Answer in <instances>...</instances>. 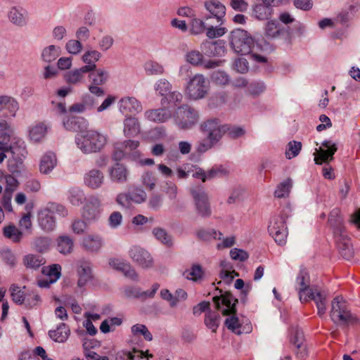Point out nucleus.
Segmentation results:
<instances>
[{
  "mask_svg": "<svg viewBox=\"0 0 360 360\" xmlns=\"http://www.w3.org/2000/svg\"><path fill=\"white\" fill-rule=\"evenodd\" d=\"M107 141V136L95 130L82 131L75 137L77 147L85 154L101 151Z\"/></svg>",
  "mask_w": 360,
  "mask_h": 360,
  "instance_id": "nucleus-1",
  "label": "nucleus"
},
{
  "mask_svg": "<svg viewBox=\"0 0 360 360\" xmlns=\"http://www.w3.org/2000/svg\"><path fill=\"white\" fill-rule=\"evenodd\" d=\"M330 316L332 321L340 325H355L359 319L348 310L345 300L340 297H336L332 302Z\"/></svg>",
  "mask_w": 360,
  "mask_h": 360,
  "instance_id": "nucleus-2",
  "label": "nucleus"
},
{
  "mask_svg": "<svg viewBox=\"0 0 360 360\" xmlns=\"http://www.w3.org/2000/svg\"><path fill=\"white\" fill-rule=\"evenodd\" d=\"M288 214L281 211L279 214L272 217L268 226V231L270 236L278 245H284L286 243L288 236V228L286 220Z\"/></svg>",
  "mask_w": 360,
  "mask_h": 360,
  "instance_id": "nucleus-3",
  "label": "nucleus"
},
{
  "mask_svg": "<svg viewBox=\"0 0 360 360\" xmlns=\"http://www.w3.org/2000/svg\"><path fill=\"white\" fill-rule=\"evenodd\" d=\"M230 44L235 52L245 55L251 51L252 39L248 33L241 29H236L231 32Z\"/></svg>",
  "mask_w": 360,
  "mask_h": 360,
  "instance_id": "nucleus-4",
  "label": "nucleus"
},
{
  "mask_svg": "<svg viewBox=\"0 0 360 360\" xmlns=\"http://www.w3.org/2000/svg\"><path fill=\"white\" fill-rule=\"evenodd\" d=\"M201 131L214 143H217L229 129V125L221 124L218 120H209L200 126Z\"/></svg>",
  "mask_w": 360,
  "mask_h": 360,
  "instance_id": "nucleus-5",
  "label": "nucleus"
},
{
  "mask_svg": "<svg viewBox=\"0 0 360 360\" xmlns=\"http://www.w3.org/2000/svg\"><path fill=\"white\" fill-rule=\"evenodd\" d=\"M207 92V82L202 75H195L189 81L186 94L190 98L198 100L202 98Z\"/></svg>",
  "mask_w": 360,
  "mask_h": 360,
  "instance_id": "nucleus-6",
  "label": "nucleus"
},
{
  "mask_svg": "<svg viewBox=\"0 0 360 360\" xmlns=\"http://www.w3.org/2000/svg\"><path fill=\"white\" fill-rule=\"evenodd\" d=\"M198 120L197 111L188 105L178 108L176 111V124L179 128L187 129L192 127Z\"/></svg>",
  "mask_w": 360,
  "mask_h": 360,
  "instance_id": "nucleus-7",
  "label": "nucleus"
},
{
  "mask_svg": "<svg viewBox=\"0 0 360 360\" xmlns=\"http://www.w3.org/2000/svg\"><path fill=\"white\" fill-rule=\"evenodd\" d=\"M191 193L193 198L198 214L202 217H208L212 214V210L207 194L202 189L193 188Z\"/></svg>",
  "mask_w": 360,
  "mask_h": 360,
  "instance_id": "nucleus-8",
  "label": "nucleus"
},
{
  "mask_svg": "<svg viewBox=\"0 0 360 360\" xmlns=\"http://www.w3.org/2000/svg\"><path fill=\"white\" fill-rule=\"evenodd\" d=\"M205 9L210 13V15H205L204 19L207 21L210 19H214L217 23L222 25L224 22L226 15V7L218 0H207L204 3Z\"/></svg>",
  "mask_w": 360,
  "mask_h": 360,
  "instance_id": "nucleus-9",
  "label": "nucleus"
},
{
  "mask_svg": "<svg viewBox=\"0 0 360 360\" xmlns=\"http://www.w3.org/2000/svg\"><path fill=\"white\" fill-rule=\"evenodd\" d=\"M129 255L130 258L141 268L148 269L153 265V259L150 254L140 246H133L129 250Z\"/></svg>",
  "mask_w": 360,
  "mask_h": 360,
  "instance_id": "nucleus-10",
  "label": "nucleus"
},
{
  "mask_svg": "<svg viewBox=\"0 0 360 360\" xmlns=\"http://www.w3.org/2000/svg\"><path fill=\"white\" fill-rule=\"evenodd\" d=\"M321 145L322 147L316 149L314 153V161L317 165L328 162L333 160V155L338 150L336 144L330 141H324Z\"/></svg>",
  "mask_w": 360,
  "mask_h": 360,
  "instance_id": "nucleus-11",
  "label": "nucleus"
},
{
  "mask_svg": "<svg viewBox=\"0 0 360 360\" xmlns=\"http://www.w3.org/2000/svg\"><path fill=\"white\" fill-rule=\"evenodd\" d=\"M213 302L215 304L217 309H220L221 303L226 307V309L222 310V314L228 316L236 314V305L238 303V300L235 298L229 292H226L221 296H214Z\"/></svg>",
  "mask_w": 360,
  "mask_h": 360,
  "instance_id": "nucleus-12",
  "label": "nucleus"
},
{
  "mask_svg": "<svg viewBox=\"0 0 360 360\" xmlns=\"http://www.w3.org/2000/svg\"><path fill=\"white\" fill-rule=\"evenodd\" d=\"M261 3L256 4L252 8V13L255 18L259 20H267L273 14L272 3L274 0H261Z\"/></svg>",
  "mask_w": 360,
  "mask_h": 360,
  "instance_id": "nucleus-13",
  "label": "nucleus"
},
{
  "mask_svg": "<svg viewBox=\"0 0 360 360\" xmlns=\"http://www.w3.org/2000/svg\"><path fill=\"white\" fill-rule=\"evenodd\" d=\"M109 177L112 182L124 184L128 181L129 172L127 167L121 163H116L108 169Z\"/></svg>",
  "mask_w": 360,
  "mask_h": 360,
  "instance_id": "nucleus-14",
  "label": "nucleus"
},
{
  "mask_svg": "<svg viewBox=\"0 0 360 360\" xmlns=\"http://www.w3.org/2000/svg\"><path fill=\"white\" fill-rule=\"evenodd\" d=\"M144 116L150 122L162 123L172 117V111L162 106L160 108L146 110Z\"/></svg>",
  "mask_w": 360,
  "mask_h": 360,
  "instance_id": "nucleus-15",
  "label": "nucleus"
},
{
  "mask_svg": "<svg viewBox=\"0 0 360 360\" xmlns=\"http://www.w3.org/2000/svg\"><path fill=\"white\" fill-rule=\"evenodd\" d=\"M120 110L122 113L136 114L142 110L141 103L132 96L122 98L119 102Z\"/></svg>",
  "mask_w": 360,
  "mask_h": 360,
  "instance_id": "nucleus-16",
  "label": "nucleus"
},
{
  "mask_svg": "<svg viewBox=\"0 0 360 360\" xmlns=\"http://www.w3.org/2000/svg\"><path fill=\"white\" fill-rule=\"evenodd\" d=\"M202 51L209 57L220 56L224 54L225 47L221 41H205L201 44Z\"/></svg>",
  "mask_w": 360,
  "mask_h": 360,
  "instance_id": "nucleus-17",
  "label": "nucleus"
},
{
  "mask_svg": "<svg viewBox=\"0 0 360 360\" xmlns=\"http://www.w3.org/2000/svg\"><path fill=\"white\" fill-rule=\"evenodd\" d=\"M328 224L333 229L334 237L338 236L340 238L345 233L343 220L338 209H334L330 212L328 217Z\"/></svg>",
  "mask_w": 360,
  "mask_h": 360,
  "instance_id": "nucleus-18",
  "label": "nucleus"
},
{
  "mask_svg": "<svg viewBox=\"0 0 360 360\" xmlns=\"http://www.w3.org/2000/svg\"><path fill=\"white\" fill-rule=\"evenodd\" d=\"M81 246L88 252H97L103 246L102 238L96 234L88 235L82 239Z\"/></svg>",
  "mask_w": 360,
  "mask_h": 360,
  "instance_id": "nucleus-19",
  "label": "nucleus"
},
{
  "mask_svg": "<svg viewBox=\"0 0 360 360\" xmlns=\"http://www.w3.org/2000/svg\"><path fill=\"white\" fill-rule=\"evenodd\" d=\"M335 239L340 255L346 259H351L354 255V251L350 239L346 233H343L340 238L335 236Z\"/></svg>",
  "mask_w": 360,
  "mask_h": 360,
  "instance_id": "nucleus-20",
  "label": "nucleus"
},
{
  "mask_svg": "<svg viewBox=\"0 0 360 360\" xmlns=\"http://www.w3.org/2000/svg\"><path fill=\"white\" fill-rule=\"evenodd\" d=\"M103 181L104 175L103 172L97 169H91L84 176L85 184L93 189L100 188Z\"/></svg>",
  "mask_w": 360,
  "mask_h": 360,
  "instance_id": "nucleus-21",
  "label": "nucleus"
},
{
  "mask_svg": "<svg viewBox=\"0 0 360 360\" xmlns=\"http://www.w3.org/2000/svg\"><path fill=\"white\" fill-rule=\"evenodd\" d=\"M38 221L40 227L45 231H51L56 227V217L46 208L39 212Z\"/></svg>",
  "mask_w": 360,
  "mask_h": 360,
  "instance_id": "nucleus-22",
  "label": "nucleus"
},
{
  "mask_svg": "<svg viewBox=\"0 0 360 360\" xmlns=\"http://www.w3.org/2000/svg\"><path fill=\"white\" fill-rule=\"evenodd\" d=\"M296 281L298 285L300 301L302 302H307V295L312 290L309 288V280L307 273L301 271L297 276Z\"/></svg>",
  "mask_w": 360,
  "mask_h": 360,
  "instance_id": "nucleus-23",
  "label": "nucleus"
},
{
  "mask_svg": "<svg viewBox=\"0 0 360 360\" xmlns=\"http://www.w3.org/2000/svg\"><path fill=\"white\" fill-rule=\"evenodd\" d=\"M70 330L68 325L61 323L55 330L49 331V335L54 342L63 343L69 338Z\"/></svg>",
  "mask_w": 360,
  "mask_h": 360,
  "instance_id": "nucleus-24",
  "label": "nucleus"
},
{
  "mask_svg": "<svg viewBox=\"0 0 360 360\" xmlns=\"http://www.w3.org/2000/svg\"><path fill=\"white\" fill-rule=\"evenodd\" d=\"M77 273L79 275L77 284L79 287H83L92 278L90 263L86 261H80Z\"/></svg>",
  "mask_w": 360,
  "mask_h": 360,
  "instance_id": "nucleus-25",
  "label": "nucleus"
},
{
  "mask_svg": "<svg viewBox=\"0 0 360 360\" xmlns=\"http://www.w3.org/2000/svg\"><path fill=\"white\" fill-rule=\"evenodd\" d=\"M140 124L135 117H127L124 121V134L127 137H134L140 133Z\"/></svg>",
  "mask_w": 360,
  "mask_h": 360,
  "instance_id": "nucleus-26",
  "label": "nucleus"
},
{
  "mask_svg": "<svg viewBox=\"0 0 360 360\" xmlns=\"http://www.w3.org/2000/svg\"><path fill=\"white\" fill-rule=\"evenodd\" d=\"M56 157L53 153L44 154L40 161L39 170L43 174H49L56 165Z\"/></svg>",
  "mask_w": 360,
  "mask_h": 360,
  "instance_id": "nucleus-27",
  "label": "nucleus"
},
{
  "mask_svg": "<svg viewBox=\"0 0 360 360\" xmlns=\"http://www.w3.org/2000/svg\"><path fill=\"white\" fill-rule=\"evenodd\" d=\"M285 28L281 27L275 20L268 21L264 27V36L268 39H273L280 37L284 32Z\"/></svg>",
  "mask_w": 360,
  "mask_h": 360,
  "instance_id": "nucleus-28",
  "label": "nucleus"
},
{
  "mask_svg": "<svg viewBox=\"0 0 360 360\" xmlns=\"http://www.w3.org/2000/svg\"><path fill=\"white\" fill-rule=\"evenodd\" d=\"M183 98L182 94L179 91H172L169 93L168 95L162 98L160 104L161 106L165 107L169 110L176 107L179 105Z\"/></svg>",
  "mask_w": 360,
  "mask_h": 360,
  "instance_id": "nucleus-29",
  "label": "nucleus"
},
{
  "mask_svg": "<svg viewBox=\"0 0 360 360\" xmlns=\"http://www.w3.org/2000/svg\"><path fill=\"white\" fill-rule=\"evenodd\" d=\"M74 247L72 239L68 236H60L57 239V250L59 252L67 255L72 252Z\"/></svg>",
  "mask_w": 360,
  "mask_h": 360,
  "instance_id": "nucleus-30",
  "label": "nucleus"
},
{
  "mask_svg": "<svg viewBox=\"0 0 360 360\" xmlns=\"http://www.w3.org/2000/svg\"><path fill=\"white\" fill-rule=\"evenodd\" d=\"M100 214L99 205L98 202H89L84 208L82 216L86 220H94L98 217Z\"/></svg>",
  "mask_w": 360,
  "mask_h": 360,
  "instance_id": "nucleus-31",
  "label": "nucleus"
},
{
  "mask_svg": "<svg viewBox=\"0 0 360 360\" xmlns=\"http://www.w3.org/2000/svg\"><path fill=\"white\" fill-rule=\"evenodd\" d=\"M47 132V127L44 122H39L30 129V138L34 142L40 141Z\"/></svg>",
  "mask_w": 360,
  "mask_h": 360,
  "instance_id": "nucleus-32",
  "label": "nucleus"
},
{
  "mask_svg": "<svg viewBox=\"0 0 360 360\" xmlns=\"http://www.w3.org/2000/svg\"><path fill=\"white\" fill-rule=\"evenodd\" d=\"M5 179L6 186L4 195V200L6 203L11 201V194L18 187L19 182L13 176L10 174L6 175L5 176Z\"/></svg>",
  "mask_w": 360,
  "mask_h": 360,
  "instance_id": "nucleus-33",
  "label": "nucleus"
},
{
  "mask_svg": "<svg viewBox=\"0 0 360 360\" xmlns=\"http://www.w3.org/2000/svg\"><path fill=\"white\" fill-rule=\"evenodd\" d=\"M60 54V47L54 45H50L45 48L41 53V58L44 61L51 63L55 60Z\"/></svg>",
  "mask_w": 360,
  "mask_h": 360,
  "instance_id": "nucleus-34",
  "label": "nucleus"
},
{
  "mask_svg": "<svg viewBox=\"0 0 360 360\" xmlns=\"http://www.w3.org/2000/svg\"><path fill=\"white\" fill-rule=\"evenodd\" d=\"M41 271L47 278L56 282L61 275V266L60 264H54L44 266Z\"/></svg>",
  "mask_w": 360,
  "mask_h": 360,
  "instance_id": "nucleus-35",
  "label": "nucleus"
},
{
  "mask_svg": "<svg viewBox=\"0 0 360 360\" xmlns=\"http://www.w3.org/2000/svg\"><path fill=\"white\" fill-rule=\"evenodd\" d=\"M45 259L40 255H28L24 258V264L27 268L37 269L45 264Z\"/></svg>",
  "mask_w": 360,
  "mask_h": 360,
  "instance_id": "nucleus-36",
  "label": "nucleus"
},
{
  "mask_svg": "<svg viewBox=\"0 0 360 360\" xmlns=\"http://www.w3.org/2000/svg\"><path fill=\"white\" fill-rule=\"evenodd\" d=\"M153 234L157 240L167 247H171L173 245L172 237L167 233L165 229L162 228H154L153 229Z\"/></svg>",
  "mask_w": 360,
  "mask_h": 360,
  "instance_id": "nucleus-37",
  "label": "nucleus"
},
{
  "mask_svg": "<svg viewBox=\"0 0 360 360\" xmlns=\"http://www.w3.org/2000/svg\"><path fill=\"white\" fill-rule=\"evenodd\" d=\"M207 21L197 18H193L190 22V32L192 34H200L203 33L207 27Z\"/></svg>",
  "mask_w": 360,
  "mask_h": 360,
  "instance_id": "nucleus-38",
  "label": "nucleus"
},
{
  "mask_svg": "<svg viewBox=\"0 0 360 360\" xmlns=\"http://www.w3.org/2000/svg\"><path fill=\"white\" fill-rule=\"evenodd\" d=\"M219 320L220 316L218 313L209 311L205 314V323L212 332H216L219 325Z\"/></svg>",
  "mask_w": 360,
  "mask_h": 360,
  "instance_id": "nucleus-39",
  "label": "nucleus"
},
{
  "mask_svg": "<svg viewBox=\"0 0 360 360\" xmlns=\"http://www.w3.org/2000/svg\"><path fill=\"white\" fill-rule=\"evenodd\" d=\"M216 26L213 25L207 24V27L206 28V36L210 39L217 38L223 36L227 32L226 27L220 25L219 23H217Z\"/></svg>",
  "mask_w": 360,
  "mask_h": 360,
  "instance_id": "nucleus-40",
  "label": "nucleus"
},
{
  "mask_svg": "<svg viewBox=\"0 0 360 360\" xmlns=\"http://www.w3.org/2000/svg\"><path fill=\"white\" fill-rule=\"evenodd\" d=\"M12 300L17 304H23L25 299L26 293L22 291L20 288L15 285L12 284L9 289Z\"/></svg>",
  "mask_w": 360,
  "mask_h": 360,
  "instance_id": "nucleus-41",
  "label": "nucleus"
},
{
  "mask_svg": "<svg viewBox=\"0 0 360 360\" xmlns=\"http://www.w3.org/2000/svg\"><path fill=\"white\" fill-rule=\"evenodd\" d=\"M292 187V181L290 179H288L281 182L274 192L275 197L278 198H285L288 196L290 190Z\"/></svg>",
  "mask_w": 360,
  "mask_h": 360,
  "instance_id": "nucleus-42",
  "label": "nucleus"
},
{
  "mask_svg": "<svg viewBox=\"0 0 360 360\" xmlns=\"http://www.w3.org/2000/svg\"><path fill=\"white\" fill-rule=\"evenodd\" d=\"M41 301V297L37 292L30 291L26 293L23 304L26 308L32 309L39 305Z\"/></svg>",
  "mask_w": 360,
  "mask_h": 360,
  "instance_id": "nucleus-43",
  "label": "nucleus"
},
{
  "mask_svg": "<svg viewBox=\"0 0 360 360\" xmlns=\"http://www.w3.org/2000/svg\"><path fill=\"white\" fill-rule=\"evenodd\" d=\"M68 199L72 205L79 206L84 202L85 196L82 190L74 188L70 190Z\"/></svg>",
  "mask_w": 360,
  "mask_h": 360,
  "instance_id": "nucleus-44",
  "label": "nucleus"
},
{
  "mask_svg": "<svg viewBox=\"0 0 360 360\" xmlns=\"http://www.w3.org/2000/svg\"><path fill=\"white\" fill-rule=\"evenodd\" d=\"M302 143L297 141H291L288 143L287 148L285 150V157L290 160L300 153L302 149Z\"/></svg>",
  "mask_w": 360,
  "mask_h": 360,
  "instance_id": "nucleus-45",
  "label": "nucleus"
},
{
  "mask_svg": "<svg viewBox=\"0 0 360 360\" xmlns=\"http://www.w3.org/2000/svg\"><path fill=\"white\" fill-rule=\"evenodd\" d=\"M131 333L134 335H143L146 340L151 341L153 335L147 327L143 324H135L131 327Z\"/></svg>",
  "mask_w": 360,
  "mask_h": 360,
  "instance_id": "nucleus-46",
  "label": "nucleus"
},
{
  "mask_svg": "<svg viewBox=\"0 0 360 360\" xmlns=\"http://www.w3.org/2000/svg\"><path fill=\"white\" fill-rule=\"evenodd\" d=\"M145 70L149 75H158L164 72V68L160 63L150 60L145 64Z\"/></svg>",
  "mask_w": 360,
  "mask_h": 360,
  "instance_id": "nucleus-47",
  "label": "nucleus"
},
{
  "mask_svg": "<svg viewBox=\"0 0 360 360\" xmlns=\"http://www.w3.org/2000/svg\"><path fill=\"white\" fill-rule=\"evenodd\" d=\"M89 77L91 79V85H103L107 81L108 72L104 70L99 69L96 73H91Z\"/></svg>",
  "mask_w": 360,
  "mask_h": 360,
  "instance_id": "nucleus-48",
  "label": "nucleus"
},
{
  "mask_svg": "<svg viewBox=\"0 0 360 360\" xmlns=\"http://www.w3.org/2000/svg\"><path fill=\"white\" fill-rule=\"evenodd\" d=\"M4 235L13 242H19L22 237V233L14 225L5 227L4 229Z\"/></svg>",
  "mask_w": 360,
  "mask_h": 360,
  "instance_id": "nucleus-49",
  "label": "nucleus"
},
{
  "mask_svg": "<svg viewBox=\"0 0 360 360\" xmlns=\"http://www.w3.org/2000/svg\"><path fill=\"white\" fill-rule=\"evenodd\" d=\"M85 120L82 118L72 117L63 122L64 127L70 131H77L81 128V124Z\"/></svg>",
  "mask_w": 360,
  "mask_h": 360,
  "instance_id": "nucleus-50",
  "label": "nucleus"
},
{
  "mask_svg": "<svg viewBox=\"0 0 360 360\" xmlns=\"http://www.w3.org/2000/svg\"><path fill=\"white\" fill-rule=\"evenodd\" d=\"M197 236L200 239L203 240H210L212 239L220 240L221 238L222 233L221 232H217L215 230L206 231L202 229L198 231Z\"/></svg>",
  "mask_w": 360,
  "mask_h": 360,
  "instance_id": "nucleus-51",
  "label": "nucleus"
},
{
  "mask_svg": "<svg viewBox=\"0 0 360 360\" xmlns=\"http://www.w3.org/2000/svg\"><path fill=\"white\" fill-rule=\"evenodd\" d=\"M15 110L18 109V103L11 97L8 96H0V110L4 109Z\"/></svg>",
  "mask_w": 360,
  "mask_h": 360,
  "instance_id": "nucleus-52",
  "label": "nucleus"
},
{
  "mask_svg": "<svg viewBox=\"0 0 360 360\" xmlns=\"http://www.w3.org/2000/svg\"><path fill=\"white\" fill-rule=\"evenodd\" d=\"M8 18L13 23L18 25H23L26 22L24 15L15 8H11L9 11Z\"/></svg>",
  "mask_w": 360,
  "mask_h": 360,
  "instance_id": "nucleus-53",
  "label": "nucleus"
},
{
  "mask_svg": "<svg viewBox=\"0 0 360 360\" xmlns=\"http://www.w3.org/2000/svg\"><path fill=\"white\" fill-rule=\"evenodd\" d=\"M155 89L163 98L171 92L172 85L165 79H161L155 84Z\"/></svg>",
  "mask_w": 360,
  "mask_h": 360,
  "instance_id": "nucleus-54",
  "label": "nucleus"
},
{
  "mask_svg": "<svg viewBox=\"0 0 360 360\" xmlns=\"http://www.w3.org/2000/svg\"><path fill=\"white\" fill-rule=\"evenodd\" d=\"M266 89L264 83L262 81L253 82L248 85L249 94L253 96H257Z\"/></svg>",
  "mask_w": 360,
  "mask_h": 360,
  "instance_id": "nucleus-55",
  "label": "nucleus"
},
{
  "mask_svg": "<svg viewBox=\"0 0 360 360\" xmlns=\"http://www.w3.org/2000/svg\"><path fill=\"white\" fill-rule=\"evenodd\" d=\"M203 271L199 265H193L191 270L186 271L184 273V276L190 280L197 281L202 278Z\"/></svg>",
  "mask_w": 360,
  "mask_h": 360,
  "instance_id": "nucleus-56",
  "label": "nucleus"
},
{
  "mask_svg": "<svg viewBox=\"0 0 360 360\" xmlns=\"http://www.w3.org/2000/svg\"><path fill=\"white\" fill-rule=\"evenodd\" d=\"M46 208L55 217L56 215H59L61 217H65L68 215V210L64 206L55 202L49 203Z\"/></svg>",
  "mask_w": 360,
  "mask_h": 360,
  "instance_id": "nucleus-57",
  "label": "nucleus"
},
{
  "mask_svg": "<svg viewBox=\"0 0 360 360\" xmlns=\"http://www.w3.org/2000/svg\"><path fill=\"white\" fill-rule=\"evenodd\" d=\"M129 193L132 202L140 204L145 202L147 198L146 193L143 189L138 187L134 188V190Z\"/></svg>",
  "mask_w": 360,
  "mask_h": 360,
  "instance_id": "nucleus-58",
  "label": "nucleus"
},
{
  "mask_svg": "<svg viewBox=\"0 0 360 360\" xmlns=\"http://www.w3.org/2000/svg\"><path fill=\"white\" fill-rule=\"evenodd\" d=\"M229 173L227 167L223 165H216L207 171L208 179H213L217 176H226Z\"/></svg>",
  "mask_w": 360,
  "mask_h": 360,
  "instance_id": "nucleus-59",
  "label": "nucleus"
},
{
  "mask_svg": "<svg viewBox=\"0 0 360 360\" xmlns=\"http://www.w3.org/2000/svg\"><path fill=\"white\" fill-rule=\"evenodd\" d=\"M101 57V54L98 51H88L84 53L82 56V60L86 64H96L95 63L98 61Z\"/></svg>",
  "mask_w": 360,
  "mask_h": 360,
  "instance_id": "nucleus-60",
  "label": "nucleus"
},
{
  "mask_svg": "<svg viewBox=\"0 0 360 360\" xmlns=\"http://www.w3.org/2000/svg\"><path fill=\"white\" fill-rule=\"evenodd\" d=\"M211 79L217 85H226L229 82L227 74L222 71H216L212 74Z\"/></svg>",
  "mask_w": 360,
  "mask_h": 360,
  "instance_id": "nucleus-61",
  "label": "nucleus"
},
{
  "mask_svg": "<svg viewBox=\"0 0 360 360\" xmlns=\"http://www.w3.org/2000/svg\"><path fill=\"white\" fill-rule=\"evenodd\" d=\"M229 318H227L225 321V325L228 328V329L231 330L233 333L236 334H240V331L239 328H240V325L239 323V319L235 314H233Z\"/></svg>",
  "mask_w": 360,
  "mask_h": 360,
  "instance_id": "nucleus-62",
  "label": "nucleus"
},
{
  "mask_svg": "<svg viewBox=\"0 0 360 360\" xmlns=\"http://www.w3.org/2000/svg\"><path fill=\"white\" fill-rule=\"evenodd\" d=\"M65 79L69 84H77L83 81L84 76L82 75L76 69L73 71L67 72L65 75Z\"/></svg>",
  "mask_w": 360,
  "mask_h": 360,
  "instance_id": "nucleus-63",
  "label": "nucleus"
},
{
  "mask_svg": "<svg viewBox=\"0 0 360 360\" xmlns=\"http://www.w3.org/2000/svg\"><path fill=\"white\" fill-rule=\"evenodd\" d=\"M186 58L188 63L198 65L202 63L203 56L200 51L194 50L188 52Z\"/></svg>",
  "mask_w": 360,
  "mask_h": 360,
  "instance_id": "nucleus-64",
  "label": "nucleus"
}]
</instances>
